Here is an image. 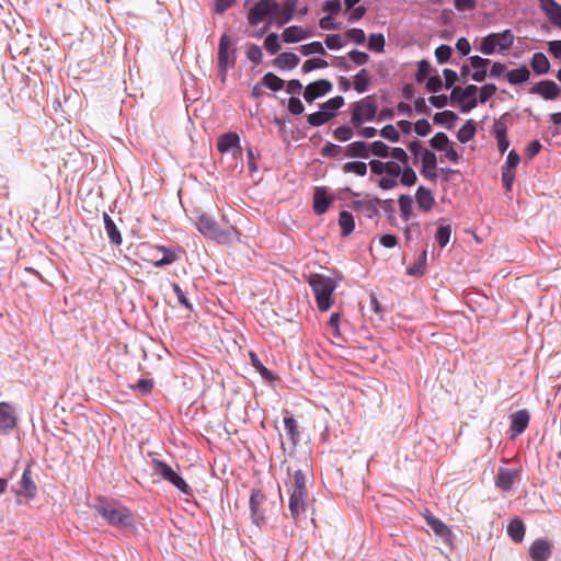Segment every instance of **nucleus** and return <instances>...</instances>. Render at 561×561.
<instances>
[{
  "label": "nucleus",
  "mask_w": 561,
  "mask_h": 561,
  "mask_svg": "<svg viewBox=\"0 0 561 561\" xmlns=\"http://www.w3.org/2000/svg\"><path fill=\"white\" fill-rule=\"evenodd\" d=\"M289 495L288 508L294 520H298L306 513L309 492L306 483V476L302 470H295L293 476L285 482Z\"/></svg>",
  "instance_id": "1"
},
{
  "label": "nucleus",
  "mask_w": 561,
  "mask_h": 561,
  "mask_svg": "<svg viewBox=\"0 0 561 561\" xmlns=\"http://www.w3.org/2000/svg\"><path fill=\"white\" fill-rule=\"evenodd\" d=\"M308 284L314 295L316 304L321 312L328 311L333 305V293L337 288V282L323 274H311Z\"/></svg>",
  "instance_id": "2"
},
{
  "label": "nucleus",
  "mask_w": 561,
  "mask_h": 561,
  "mask_svg": "<svg viewBox=\"0 0 561 561\" xmlns=\"http://www.w3.org/2000/svg\"><path fill=\"white\" fill-rule=\"evenodd\" d=\"M95 511L112 526L127 528L134 524V515L129 508L117 503H111L100 497L94 504Z\"/></svg>",
  "instance_id": "3"
},
{
  "label": "nucleus",
  "mask_w": 561,
  "mask_h": 561,
  "mask_svg": "<svg viewBox=\"0 0 561 561\" xmlns=\"http://www.w3.org/2000/svg\"><path fill=\"white\" fill-rule=\"evenodd\" d=\"M141 259L156 267L171 265L181 259L183 252L180 248H167L164 245L140 244Z\"/></svg>",
  "instance_id": "4"
},
{
  "label": "nucleus",
  "mask_w": 561,
  "mask_h": 561,
  "mask_svg": "<svg viewBox=\"0 0 561 561\" xmlns=\"http://www.w3.org/2000/svg\"><path fill=\"white\" fill-rule=\"evenodd\" d=\"M196 228L203 236L219 243H230L239 239V232L236 228L221 229L218 222L207 214L198 216Z\"/></svg>",
  "instance_id": "5"
},
{
  "label": "nucleus",
  "mask_w": 561,
  "mask_h": 561,
  "mask_svg": "<svg viewBox=\"0 0 561 561\" xmlns=\"http://www.w3.org/2000/svg\"><path fill=\"white\" fill-rule=\"evenodd\" d=\"M515 42V35L512 30L507 28L501 33H490L484 36L478 50L483 55L491 56L494 53L505 54L510 50Z\"/></svg>",
  "instance_id": "6"
},
{
  "label": "nucleus",
  "mask_w": 561,
  "mask_h": 561,
  "mask_svg": "<svg viewBox=\"0 0 561 561\" xmlns=\"http://www.w3.org/2000/svg\"><path fill=\"white\" fill-rule=\"evenodd\" d=\"M369 167L371 173L382 175L378 181V186L383 191H389L398 185V180L401 174V165L397 161H380L370 160Z\"/></svg>",
  "instance_id": "7"
},
{
  "label": "nucleus",
  "mask_w": 561,
  "mask_h": 561,
  "mask_svg": "<svg viewBox=\"0 0 561 561\" xmlns=\"http://www.w3.org/2000/svg\"><path fill=\"white\" fill-rule=\"evenodd\" d=\"M378 104L374 95H368L352 104L351 123L360 128L365 123L374 121Z\"/></svg>",
  "instance_id": "8"
},
{
  "label": "nucleus",
  "mask_w": 561,
  "mask_h": 561,
  "mask_svg": "<svg viewBox=\"0 0 561 561\" xmlns=\"http://www.w3.org/2000/svg\"><path fill=\"white\" fill-rule=\"evenodd\" d=\"M236 65V49L232 48V42L227 34H222L218 45V68L221 80L224 81L229 68Z\"/></svg>",
  "instance_id": "9"
},
{
  "label": "nucleus",
  "mask_w": 561,
  "mask_h": 561,
  "mask_svg": "<svg viewBox=\"0 0 561 561\" xmlns=\"http://www.w3.org/2000/svg\"><path fill=\"white\" fill-rule=\"evenodd\" d=\"M152 467L157 474L161 476L164 480L170 482L172 485H174L179 491H181L184 494L190 495L192 490L188 486V484L184 481V479L176 473L171 466H169L167 462L159 460V459H152Z\"/></svg>",
  "instance_id": "10"
},
{
  "label": "nucleus",
  "mask_w": 561,
  "mask_h": 561,
  "mask_svg": "<svg viewBox=\"0 0 561 561\" xmlns=\"http://www.w3.org/2000/svg\"><path fill=\"white\" fill-rule=\"evenodd\" d=\"M267 503L266 495L260 489L251 491L249 506L252 523L260 529L266 525L267 518L265 516V505Z\"/></svg>",
  "instance_id": "11"
},
{
  "label": "nucleus",
  "mask_w": 561,
  "mask_h": 561,
  "mask_svg": "<svg viewBox=\"0 0 561 561\" xmlns=\"http://www.w3.org/2000/svg\"><path fill=\"white\" fill-rule=\"evenodd\" d=\"M276 0H260L249 10L248 21L251 25H259L265 19L273 23V14L276 12Z\"/></svg>",
  "instance_id": "12"
},
{
  "label": "nucleus",
  "mask_w": 561,
  "mask_h": 561,
  "mask_svg": "<svg viewBox=\"0 0 561 561\" xmlns=\"http://www.w3.org/2000/svg\"><path fill=\"white\" fill-rule=\"evenodd\" d=\"M520 161L519 154L511 150L506 157L505 163L501 168L502 183L506 191H512L515 181V169Z\"/></svg>",
  "instance_id": "13"
},
{
  "label": "nucleus",
  "mask_w": 561,
  "mask_h": 561,
  "mask_svg": "<svg viewBox=\"0 0 561 561\" xmlns=\"http://www.w3.org/2000/svg\"><path fill=\"white\" fill-rule=\"evenodd\" d=\"M492 133L496 140L497 149L503 154L510 147V139L507 137V114L494 121Z\"/></svg>",
  "instance_id": "14"
},
{
  "label": "nucleus",
  "mask_w": 561,
  "mask_h": 561,
  "mask_svg": "<svg viewBox=\"0 0 561 561\" xmlns=\"http://www.w3.org/2000/svg\"><path fill=\"white\" fill-rule=\"evenodd\" d=\"M298 0H284L282 4L277 2L276 12L273 14V23L283 26L290 22L297 10Z\"/></svg>",
  "instance_id": "15"
},
{
  "label": "nucleus",
  "mask_w": 561,
  "mask_h": 561,
  "mask_svg": "<svg viewBox=\"0 0 561 561\" xmlns=\"http://www.w3.org/2000/svg\"><path fill=\"white\" fill-rule=\"evenodd\" d=\"M217 149L221 153L231 151L233 157L240 156L242 153L240 137L232 131L221 135L217 141Z\"/></svg>",
  "instance_id": "16"
},
{
  "label": "nucleus",
  "mask_w": 561,
  "mask_h": 561,
  "mask_svg": "<svg viewBox=\"0 0 561 561\" xmlns=\"http://www.w3.org/2000/svg\"><path fill=\"white\" fill-rule=\"evenodd\" d=\"M332 90V83L325 79H319L309 83L304 91V99L311 103L318 98H321Z\"/></svg>",
  "instance_id": "17"
},
{
  "label": "nucleus",
  "mask_w": 561,
  "mask_h": 561,
  "mask_svg": "<svg viewBox=\"0 0 561 561\" xmlns=\"http://www.w3.org/2000/svg\"><path fill=\"white\" fill-rule=\"evenodd\" d=\"M424 517L427 526L433 530V533L436 536L440 537L444 542L451 543L453 533L444 522H442L438 517L431 514L428 511L426 512Z\"/></svg>",
  "instance_id": "18"
},
{
  "label": "nucleus",
  "mask_w": 561,
  "mask_h": 561,
  "mask_svg": "<svg viewBox=\"0 0 561 561\" xmlns=\"http://www.w3.org/2000/svg\"><path fill=\"white\" fill-rule=\"evenodd\" d=\"M15 426L14 408L8 402H0V434H9Z\"/></svg>",
  "instance_id": "19"
},
{
  "label": "nucleus",
  "mask_w": 561,
  "mask_h": 561,
  "mask_svg": "<svg viewBox=\"0 0 561 561\" xmlns=\"http://www.w3.org/2000/svg\"><path fill=\"white\" fill-rule=\"evenodd\" d=\"M531 94H538L545 100H554L560 96L561 88L552 80H542L530 89Z\"/></svg>",
  "instance_id": "20"
},
{
  "label": "nucleus",
  "mask_w": 561,
  "mask_h": 561,
  "mask_svg": "<svg viewBox=\"0 0 561 561\" xmlns=\"http://www.w3.org/2000/svg\"><path fill=\"white\" fill-rule=\"evenodd\" d=\"M519 470L499 468L495 478V485L504 492H508L513 489L515 481L518 479Z\"/></svg>",
  "instance_id": "21"
},
{
  "label": "nucleus",
  "mask_w": 561,
  "mask_h": 561,
  "mask_svg": "<svg viewBox=\"0 0 561 561\" xmlns=\"http://www.w3.org/2000/svg\"><path fill=\"white\" fill-rule=\"evenodd\" d=\"M422 170L421 173L424 178L434 181L437 178V158L436 154L428 150L423 149L421 154Z\"/></svg>",
  "instance_id": "22"
},
{
  "label": "nucleus",
  "mask_w": 561,
  "mask_h": 561,
  "mask_svg": "<svg viewBox=\"0 0 561 561\" xmlns=\"http://www.w3.org/2000/svg\"><path fill=\"white\" fill-rule=\"evenodd\" d=\"M380 203L381 201L375 197L369 199L353 201L352 206L366 218L374 219L379 213L378 206Z\"/></svg>",
  "instance_id": "23"
},
{
  "label": "nucleus",
  "mask_w": 561,
  "mask_h": 561,
  "mask_svg": "<svg viewBox=\"0 0 561 561\" xmlns=\"http://www.w3.org/2000/svg\"><path fill=\"white\" fill-rule=\"evenodd\" d=\"M469 61L471 69H473L471 73V79L476 82L484 81L488 75V66L491 64V60L474 55L469 57Z\"/></svg>",
  "instance_id": "24"
},
{
  "label": "nucleus",
  "mask_w": 561,
  "mask_h": 561,
  "mask_svg": "<svg viewBox=\"0 0 561 561\" xmlns=\"http://www.w3.org/2000/svg\"><path fill=\"white\" fill-rule=\"evenodd\" d=\"M539 7L548 18L549 22L561 28V4L556 0H538Z\"/></svg>",
  "instance_id": "25"
},
{
  "label": "nucleus",
  "mask_w": 561,
  "mask_h": 561,
  "mask_svg": "<svg viewBox=\"0 0 561 561\" xmlns=\"http://www.w3.org/2000/svg\"><path fill=\"white\" fill-rule=\"evenodd\" d=\"M551 556V545L545 539L535 540L529 548L533 561H548Z\"/></svg>",
  "instance_id": "26"
},
{
  "label": "nucleus",
  "mask_w": 561,
  "mask_h": 561,
  "mask_svg": "<svg viewBox=\"0 0 561 561\" xmlns=\"http://www.w3.org/2000/svg\"><path fill=\"white\" fill-rule=\"evenodd\" d=\"M530 415L526 410H519L511 415L512 436H518L525 432L528 426Z\"/></svg>",
  "instance_id": "27"
},
{
  "label": "nucleus",
  "mask_w": 561,
  "mask_h": 561,
  "mask_svg": "<svg viewBox=\"0 0 561 561\" xmlns=\"http://www.w3.org/2000/svg\"><path fill=\"white\" fill-rule=\"evenodd\" d=\"M477 92H478V88L474 84H469L462 90L460 102H459L461 113H469L471 110H473L477 106V104H478V100L476 98Z\"/></svg>",
  "instance_id": "28"
},
{
  "label": "nucleus",
  "mask_w": 561,
  "mask_h": 561,
  "mask_svg": "<svg viewBox=\"0 0 561 561\" xmlns=\"http://www.w3.org/2000/svg\"><path fill=\"white\" fill-rule=\"evenodd\" d=\"M21 491L18 494H23L26 499H34L37 494V486L32 478L31 468L27 466L21 477Z\"/></svg>",
  "instance_id": "29"
},
{
  "label": "nucleus",
  "mask_w": 561,
  "mask_h": 561,
  "mask_svg": "<svg viewBox=\"0 0 561 561\" xmlns=\"http://www.w3.org/2000/svg\"><path fill=\"white\" fill-rule=\"evenodd\" d=\"M344 156L347 158L368 159L370 157L369 144L358 140L344 147Z\"/></svg>",
  "instance_id": "30"
},
{
  "label": "nucleus",
  "mask_w": 561,
  "mask_h": 561,
  "mask_svg": "<svg viewBox=\"0 0 561 561\" xmlns=\"http://www.w3.org/2000/svg\"><path fill=\"white\" fill-rule=\"evenodd\" d=\"M415 199L420 210L425 213L430 211L435 204L432 191L422 185L416 190Z\"/></svg>",
  "instance_id": "31"
},
{
  "label": "nucleus",
  "mask_w": 561,
  "mask_h": 561,
  "mask_svg": "<svg viewBox=\"0 0 561 561\" xmlns=\"http://www.w3.org/2000/svg\"><path fill=\"white\" fill-rule=\"evenodd\" d=\"M103 221H104V229L105 232L110 239V242L114 245H121L123 242L122 234L116 227L114 220L111 218V216L107 213L103 214Z\"/></svg>",
  "instance_id": "32"
},
{
  "label": "nucleus",
  "mask_w": 561,
  "mask_h": 561,
  "mask_svg": "<svg viewBox=\"0 0 561 561\" xmlns=\"http://www.w3.org/2000/svg\"><path fill=\"white\" fill-rule=\"evenodd\" d=\"M309 36L307 31L298 25H291L284 30L282 37L285 43L293 44L306 39Z\"/></svg>",
  "instance_id": "33"
},
{
  "label": "nucleus",
  "mask_w": 561,
  "mask_h": 561,
  "mask_svg": "<svg viewBox=\"0 0 561 561\" xmlns=\"http://www.w3.org/2000/svg\"><path fill=\"white\" fill-rule=\"evenodd\" d=\"M331 204V199L328 196L324 188L317 187L313 194V210L317 215L324 214Z\"/></svg>",
  "instance_id": "34"
},
{
  "label": "nucleus",
  "mask_w": 561,
  "mask_h": 561,
  "mask_svg": "<svg viewBox=\"0 0 561 561\" xmlns=\"http://www.w3.org/2000/svg\"><path fill=\"white\" fill-rule=\"evenodd\" d=\"M530 66L538 76L546 75L550 70V62L543 53H535L530 59Z\"/></svg>",
  "instance_id": "35"
},
{
  "label": "nucleus",
  "mask_w": 561,
  "mask_h": 561,
  "mask_svg": "<svg viewBox=\"0 0 561 561\" xmlns=\"http://www.w3.org/2000/svg\"><path fill=\"white\" fill-rule=\"evenodd\" d=\"M507 81L512 85L525 83L530 78V71L526 66H522L516 69H512L506 73Z\"/></svg>",
  "instance_id": "36"
},
{
  "label": "nucleus",
  "mask_w": 561,
  "mask_h": 561,
  "mask_svg": "<svg viewBox=\"0 0 561 561\" xmlns=\"http://www.w3.org/2000/svg\"><path fill=\"white\" fill-rule=\"evenodd\" d=\"M300 59L294 53H282L274 59V65L280 69H293L298 66Z\"/></svg>",
  "instance_id": "37"
},
{
  "label": "nucleus",
  "mask_w": 561,
  "mask_h": 561,
  "mask_svg": "<svg viewBox=\"0 0 561 561\" xmlns=\"http://www.w3.org/2000/svg\"><path fill=\"white\" fill-rule=\"evenodd\" d=\"M525 525L519 518H514L507 526V535L514 542H522L525 537Z\"/></svg>",
  "instance_id": "38"
},
{
  "label": "nucleus",
  "mask_w": 561,
  "mask_h": 561,
  "mask_svg": "<svg viewBox=\"0 0 561 561\" xmlns=\"http://www.w3.org/2000/svg\"><path fill=\"white\" fill-rule=\"evenodd\" d=\"M427 264V251L424 249L417 256L416 261L407 268L410 276H422Z\"/></svg>",
  "instance_id": "39"
},
{
  "label": "nucleus",
  "mask_w": 561,
  "mask_h": 561,
  "mask_svg": "<svg viewBox=\"0 0 561 561\" xmlns=\"http://www.w3.org/2000/svg\"><path fill=\"white\" fill-rule=\"evenodd\" d=\"M339 225L342 230V236H350L355 229L353 215L347 210H342L339 215Z\"/></svg>",
  "instance_id": "40"
},
{
  "label": "nucleus",
  "mask_w": 561,
  "mask_h": 561,
  "mask_svg": "<svg viewBox=\"0 0 561 561\" xmlns=\"http://www.w3.org/2000/svg\"><path fill=\"white\" fill-rule=\"evenodd\" d=\"M284 427L289 436V439L294 446H296L300 440V433L298 430L297 421L293 416L284 417Z\"/></svg>",
  "instance_id": "41"
},
{
  "label": "nucleus",
  "mask_w": 561,
  "mask_h": 561,
  "mask_svg": "<svg viewBox=\"0 0 561 561\" xmlns=\"http://www.w3.org/2000/svg\"><path fill=\"white\" fill-rule=\"evenodd\" d=\"M476 131V123L472 119H468L457 131V139L461 144H466L474 137Z\"/></svg>",
  "instance_id": "42"
},
{
  "label": "nucleus",
  "mask_w": 561,
  "mask_h": 561,
  "mask_svg": "<svg viewBox=\"0 0 561 561\" xmlns=\"http://www.w3.org/2000/svg\"><path fill=\"white\" fill-rule=\"evenodd\" d=\"M335 116V113L328 111H318L308 115V123L312 127H319L327 124L331 118Z\"/></svg>",
  "instance_id": "43"
},
{
  "label": "nucleus",
  "mask_w": 561,
  "mask_h": 561,
  "mask_svg": "<svg viewBox=\"0 0 561 561\" xmlns=\"http://www.w3.org/2000/svg\"><path fill=\"white\" fill-rule=\"evenodd\" d=\"M251 365L255 368V370L261 375V377L266 381L274 380V375L271 370H268L260 360L259 356L254 352L249 353Z\"/></svg>",
  "instance_id": "44"
},
{
  "label": "nucleus",
  "mask_w": 561,
  "mask_h": 561,
  "mask_svg": "<svg viewBox=\"0 0 561 561\" xmlns=\"http://www.w3.org/2000/svg\"><path fill=\"white\" fill-rule=\"evenodd\" d=\"M398 203H399L401 218L404 221H409L412 216V210H413L412 197L410 195L402 194L399 197Z\"/></svg>",
  "instance_id": "45"
},
{
  "label": "nucleus",
  "mask_w": 561,
  "mask_h": 561,
  "mask_svg": "<svg viewBox=\"0 0 561 561\" xmlns=\"http://www.w3.org/2000/svg\"><path fill=\"white\" fill-rule=\"evenodd\" d=\"M458 116L453 111L438 112L434 115V123L451 128Z\"/></svg>",
  "instance_id": "46"
},
{
  "label": "nucleus",
  "mask_w": 561,
  "mask_h": 561,
  "mask_svg": "<svg viewBox=\"0 0 561 561\" xmlns=\"http://www.w3.org/2000/svg\"><path fill=\"white\" fill-rule=\"evenodd\" d=\"M262 83L264 87L268 88L274 92L280 91L285 84L284 80L273 72L265 73L264 77L262 78Z\"/></svg>",
  "instance_id": "47"
},
{
  "label": "nucleus",
  "mask_w": 561,
  "mask_h": 561,
  "mask_svg": "<svg viewBox=\"0 0 561 561\" xmlns=\"http://www.w3.org/2000/svg\"><path fill=\"white\" fill-rule=\"evenodd\" d=\"M344 173H354L358 176H365L367 173V164L362 161H351L343 164Z\"/></svg>",
  "instance_id": "48"
},
{
  "label": "nucleus",
  "mask_w": 561,
  "mask_h": 561,
  "mask_svg": "<svg viewBox=\"0 0 561 561\" xmlns=\"http://www.w3.org/2000/svg\"><path fill=\"white\" fill-rule=\"evenodd\" d=\"M354 89L358 93H364L368 90L369 87V77L366 69H362L355 77H354Z\"/></svg>",
  "instance_id": "49"
},
{
  "label": "nucleus",
  "mask_w": 561,
  "mask_h": 561,
  "mask_svg": "<svg viewBox=\"0 0 561 561\" xmlns=\"http://www.w3.org/2000/svg\"><path fill=\"white\" fill-rule=\"evenodd\" d=\"M386 39L381 33H371L368 38V48L374 53H382L385 50Z\"/></svg>",
  "instance_id": "50"
},
{
  "label": "nucleus",
  "mask_w": 561,
  "mask_h": 561,
  "mask_svg": "<svg viewBox=\"0 0 561 561\" xmlns=\"http://www.w3.org/2000/svg\"><path fill=\"white\" fill-rule=\"evenodd\" d=\"M399 179L403 186H412L416 183L417 176L415 171L410 165H405L401 169Z\"/></svg>",
  "instance_id": "51"
},
{
  "label": "nucleus",
  "mask_w": 561,
  "mask_h": 561,
  "mask_svg": "<svg viewBox=\"0 0 561 561\" xmlns=\"http://www.w3.org/2000/svg\"><path fill=\"white\" fill-rule=\"evenodd\" d=\"M370 156L387 158L390 156V148L381 140H376L369 145Z\"/></svg>",
  "instance_id": "52"
},
{
  "label": "nucleus",
  "mask_w": 561,
  "mask_h": 561,
  "mask_svg": "<svg viewBox=\"0 0 561 561\" xmlns=\"http://www.w3.org/2000/svg\"><path fill=\"white\" fill-rule=\"evenodd\" d=\"M264 48L270 55H276L280 49L278 35L276 33H270L264 39Z\"/></svg>",
  "instance_id": "53"
},
{
  "label": "nucleus",
  "mask_w": 561,
  "mask_h": 561,
  "mask_svg": "<svg viewBox=\"0 0 561 561\" xmlns=\"http://www.w3.org/2000/svg\"><path fill=\"white\" fill-rule=\"evenodd\" d=\"M450 236H451V226L443 225L437 229V231L435 233V239L440 248H445L450 240Z\"/></svg>",
  "instance_id": "54"
},
{
  "label": "nucleus",
  "mask_w": 561,
  "mask_h": 561,
  "mask_svg": "<svg viewBox=\"0 0 561 561\" xmlns=\"http://www.w3.org/2000/svg\"><path fill=\"white\" fill-rule=\"evenodd\" d=\"M247 58L255 65L261 64L263 58L262 49L259 45L249 44L245 50Z\"/></svg>",
  "instance_id": "55"
},
{
  "label": "nucleus",
  "mask_w": 561,
  "mask_h": 561,
  "mask_svg": "<svg viewBox=\"0 0 561 561\" xmlns=\"http://www.w3.org/2000/svg\"><path fill=\"white\" fill-rule=\"evenodd\" d=\"M300 53L304 56H309V55H313V54L324 55L325 50L323 48L322 43H320V42H311L309 44L300 46Z\"/></svg>",
  "instance_id": "56"
},
{
  "label": "nucleus",
  "mask_w": 561,
  "mask_h": 561,
  "mask_svg": "<svg viewBox=\"0 0 561 561\" xmlns=\"http://www.w3.org/2000/svg\"><path fill=\"white\" fill-rule=\"evenodd\" d=\"M344 35L348 41L357 45H363L366 41L365 32L362 28H350L344 33Z\"/></svg>",
  "instance_id": "57"
},
{
  "label": "nucleus",
  "mask_w": 561,
  "mask_h": 561,
  "mask_svg": "<svg viewBox=\"0 0 561 561\" xmlns=\"http://www.w3.org/2000/svg\"><path fill=\"white\" fill-rule=\"evenodd\" d=\"M431 147L442 151L449 144V138L445 133H436L430 140Z\"/></svg>",
  "instance_id": "58"
},
{
  "label": "nucleus",
  "mask_w": 561,
  "mask_h": 561,
  "mask_svg": "<svg viewBox=\"0 0 561 561\" xmlns=\"http://www.w3.org/2000/svg\"><path fill=\"white\" fill-rule=\"evenodd\" d=\"M333 136L336 140L344 142L350 140L354 136V131L352 127L347 125H342L333 130Z\"/></svg>",
  "instance_id": "59"
},
{
  "label": "nucleus",
  "mask_w": 561,
  "mask_h": 561,
  "mask_svg": "<svg viewBox=\"0 0 561 561\" xmlns=\"http://www.w3.org/2000/svg\"><path fill=\"white\" fill-rule=\"evenodd\" d=\"M328 67V61L322 58H311L304 62L302 65V71L305 73L310 72L314 69H322Z\"/></svg>",
  "instance_id": "60"
},
{
  "label": "nucleus",
  "mask_w": 561,
  "mask_h": 561,
  "mask_svg": "<svg viewBox=\"0 0 561 561\" xmlns=\"http://www.w3.org/2000/svg\"><path fill=\"white\" fill-rule=\"evenodd\" d=\"M453 48L449 45L442 44L435 49V57L438 64H445L450 59Z\"/></svg>",
  "instance_id": "61"
},
{
  "label": "nucleus",
  "mask_w": 561,
  "mask_h": 561,
  "mask_svg": "<svg viewBox=\"0 0 561 561\" xmlns=\"http://www.w3.org/2000/svg\"><path fill=\"white\" fill-rule=\"evenodd\" d=\"M380 135L390 142H398L400 140V134L398 129L391 124H388L385 127H382L380 130Z\"/></svg>",
  "instance_id": "62"
},
{
  "label": "nucleus",
  "mask_w": 561,
  "mask_h": 561,
  "mask_svg": "<svg viewBox=\"0 0 561 561\" xmlns=\"http://www.w3.org/2000/svg\"><path fill=\"white\" fill-rule=\"evenodd\" d=\"M130 388L141 394H149L153 389V381L141 378L135 385H131Z\"/></svg>",
  "instance_id": "63"
},
{
  "label": "nucleus",
  "mask_w": 561,
  "mask_h": 561,
  "mask_svg": "<svg viewBox=\"0 0 561 561\" xmlns=\"http://www.w3.org/2000/svg\"><path fill=\"white\" fill-rule=\"evenodd\" d=\"M496 92V85L493 83H486L479 89V102H488Z\"/></svg>",
  "instance_id": "64"
}]
</instances>
